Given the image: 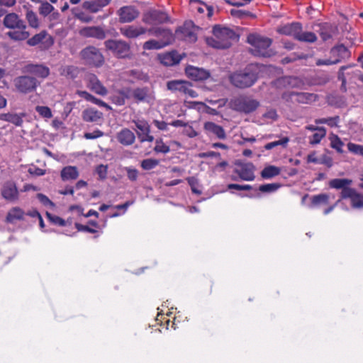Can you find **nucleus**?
Listing matches in <instances>:
<instances>
[{"instance_id":"nucleus-1","label":"nucleus","mask_w":363,"mask_h":363,"mask_svg":"<svg viewBox=\"0 0 363 363\" xmlns=\"http://www.w3.org/2000/svg\"><path fill=\"white\" fill-rule=\"evenodd\" d=\"M4 26L11 30L6 33V35L15 41L24 40L28 38L30 33L26 30L27 26L16 13H10L5 16L3 21Z\"/></svg>"},{"instance_id":"nucleus-2","label":"nucleus","mask_w":363,"mask_h":363,"mask_svg":"<svg viewBox=\"0 0 363 363\" xmlns=\"http://www.w3.org/2000/svg\"><path fill=\"white\" fill-rule=\"evenodd\" d=\"M213 38L207 40L208 44L218 49H227L232 45L233 41L238 40V35L228 28L220 26H214L213 29Z\"/></svg>"},{"instance_id":"nucleus-3","label":"nucleus","mask_w":363,"mask_h":363,"mask_svg":"<svg viewBox=\"0 0 363 363\" xmlns=\"http://www.w3.org/2000/svg\"><path fill=\"white\" fill-rule=\"evenodd\" d=\"M257 79V67L250 65L242 71L237 72L230 76V81L233 85L240 89H245L252 86Z\"/></svg>"},{"instance_id":"nucleus-4","label":"nucleus","mask_w":363,"mask_h":363,"mask_svg":"<svg viewBox=\"0 0 363 363\" xmlns=\"http://www.w3.org/2000/svg\"><path fill=\"white\" fill-rule=\"evenodd\" d=\"M247 41L252 45L250 52L255 56L266 57L271 55L269 48L272 41L270 38L259 34L252 33L247 36Z\"/></svg>"},{"instance_id":"nucleus-5","label":"nucleus","mask_w":363,"mask_h":363,"mask_svg":"<svg viewBox=\"0 0 363 363\" xmlns=\"http://www.w3.org/2000/svg\"><path fill=\"white\" fill-rule=\"evenodd\" d=\"M259 105L258 101L245 95L234 97L229 102L230 108L244 113H250L255 111Z\"/></svg>"},{"instance_id":"nucleus-6","label":"nucleus","mask_w":363,"mask_h":363,"mask_svg":"<svg viewBox=\"0 0 363 363\" xmlns=\"http://www.w3.org/2000/svg\"><path fill=\"white\" fill-rule=\"evenodd\" d=\"M81 58L84 64L99 67L104 63V57L99 49L94 46H88L80 52Z\"/></svg>"},{"instance_id":"nucleus-7","label":"nucleus","mask_w":363,"mask_h":363,"mask_svg":"<svg viewBox=\"0 0 363 363\" xmlns=\"http://www.w3.org/2000/svg\"><path fill=\"white\" fill-rule=\"evenodd\" d=\"M13 84L19 93L27 94L35 91L40 82L34 77L23 75L16 77Z\"/></svg>"},{"instance_id":"nucleus-8","label":"nucleus","mask_w":363,"mask_h":363,"mask_svg":"<svg viewBox=\"0 0 363 363\" xmlns=\"http://www.w3.org/2000/svg\"><path fill=\"white\" fill-rule=\"evenodd\" d=\"M107 50L111 51L119 58H125L129 57L130 47V45L124 40H108L104 43Z\"/></svg>"},{"instance_id":"nucleus-9","label":"nucleus","mask_w":363,"mask_h":363,"mask_svg":"<svg viewBox=\"0 0 363 363\" xmlns=\"http://www.w3.org/2000/svg\"><path fill=\"white\" fill-rule=\"evenodd\" d=\"M191 86L192 84L191 82L184 80H171L167 83L168 90L174 92L179 91L191 98H196L198 94L191 89Z\"/></svg>"},{"instance_id":"nucleus-10","label":"nucleus","mask_w":363,"mask_h":363,"mask_svg":"<svg viewBox=\"0 0 363 363\" xmlns=\"http://www.w3.org/2000/svg\"><path fill=\"white\" fill-rule=\"evenodd\" d=\"M168 20V15L165 12L156 9L146 11L143 13L142 18L143 22L148 25L162 24Z\"/></svg>"},{"instance_id":"nucleus-11","label":"nucleus","mask_w":363,"mask_h":363,"mask_svg":"<svg viewBox=\"0 0 363 363\" xmlns=\"http://www.w3.org/2000/svg\"><path fill=\"white\" fill-rule=\"evenodd\" d=\"M235 165L236 168L234 169V172L239 176L240 179L244 181H253L255 179V167L252 163L237 162Z\"/></svg>"},{"instance_id":"nucleus-12","label":"nucleus","mask_w":363,"mask_h":363,"mask_svg":"<svg viewBox=\"0 0 363 363\" xmlns=\"http://www.w3.org/2000/svg\"><path fill=\"white\" fill-rule=\"evenodd\" d=\"M117 14L120 23H127L135 20L139 16L140 11L133 6H124L118 10Z\"/></svg>"},{"instance_id":"nucleus-13","label":"nucleus","mask_w":363,"mask_h":363,"mask_svg":"<svg viewBox=\"0 0 363 363\" xmlns=\"http://www.w3.org/2000/svg\"><path fill=\"white\" fill-rule=\"evenodd\" d=\"M2 197L10 203H16L19 199V191L13 182H6L1 189Z\"/></svg>"},{"instance_id":"nucleus-14","label":"nucleus","mask_w":363,"mask_h":363,"mask_svg":"<svg viewBox=\"0 0 363 363\" xmlns=\"http://www.w3.org/2000/svg\"><path fill=\"white\" fill-rule=\"evenodd\" d=\"M138 131H137L138 137L141 143L148 141L152 142L154 137L150 133V126L145 120L133 121Z\"/></svg>"},{"instance_id":"nucleus-15","label":"nucleus","mask_w":363,"mask_h":363,"mask_svg":"<svg viewBox=\"0 0 363 363\" xmlns=\"http://www.w3.org/2000/svg\"><path fill=\"white\" fill-rule=\"evenodd\" d=\"M86 82L87 87L96 94L106 96L108 94L106 88L95 74H88L86 76Z\"/></svg>"},{"instance_id":"nucleus-16","label":"nucleus","mask_w":363,"mask_h":363,"mask_svg":"<svg viewBox=\"0 0 363 363\" xmlns=\"http://www.w3.org/2000/svg\"><path fill=\"white\" fill-rule=\"evenodd\" d=\"M119 30L121 35L130 39L137 38L147 32V28L135 25L125 26L121 27Z\"/></svg>"},{"instance_id":"nucleus-17","label":"nucleus","mask_w":363,"mask_h":363,"mask_svg":"<svg viewBox=\"0 0 363 363\" xmlns=\"http://www.w3.org/2000/svg\"><path fill=\"white\" fill-rule=\"evenodd\" d=\"M40 43L44 45V48H49L53 45L54 40L45 30H42L27 40V44L30 46H35Z\"/></svg>"},{"instance_id":"nucleus-18","label":"nucleus","mask_w":363,"mask_h":363,"mask_svg":"<svg viewBox=\"0 0 363 363\" xmlns=\"http://www.w3.org/2000/svg\"><path fill=\"white\" fill-rule=\"evenodd\" d=\"M276 30L281 35L293 36L296 39L298 32L302 30V25L298 22L281 24L277 28Z\"/></svg>"},{"instance_id":"nucleus-19","label":"nucleus","mask_w":363,"mask_h":363,"mask_svg":"<svg viewBox=\"0 0 363 363\" xmlns=\"http://www.w3.org/2000/svg\"><path fill=\"white\" fill-rule=\"evenodd\" d=\"M79 35L85 38H94L99 40H103L106 38V33L103 28L99 26L84 27L79 30Z\"/></svg>"},{"instance_id":"nucleus-20","label":"nucleus","mask_w":363,"mask_h":363,"mask_svg":"<svg viewBox=\"0 0 363 363\" xmlns=\"http://www.w3.org/2000/svg\"><path fill=\"white\" fill-rule=\"evenodd\" d=\"M25 72L45 79L50 74V69L41 64H28L24 67Z\"/></svg>"},{"instance_id":"nucleus-21","label":"nucleus","mask_w":363,"mask_h":363,"mask_svg":"<svg viewBox=\"0 0 363 363\" xmlns=\"http://www.w3.org/2000/svg\"><path fill=\"white\" fill-rule=\"evenodd\" d=\"M185 72L189 77L195 81H203L210 77L208 71L194 66H188Z\"/></svg>"},{"instance_id":"nucleus-22","label":"nucleus","mask_w":363,"mask_h":363,"mask_svg":"<svg viewBox=\"0 0 363 363\" xmlns=\"http://www.w3.org/2000/svg\"><path fill=\"white\" fill-rule=\"evenodd\" d=\"M330 57L333 60H337V63L342 60L350 58V52L344 45L340 44L333 47L330 51Z\"/></svg>"},{"instance_id":"nucleus-23","label":"nucleus","mask_w":363,"mask_h":363,"mask_svg":"<svg viewBox=\"0 0 363 363\" xmlns=\"http://www.w3.org/2000/svg\"><path fill=\"white\" fill-rule=\"evenodd\" d=\"M182 35V38L189 43H194L197 40L196 33L193 22H186L178 30Z\"/></svg>"},{"instance_id":"nucleus-24","label":"nucleus","mask_w":363,"mask_h":363,"mask_svg":"<svg viewBox=\"0 0 363 363\" xmlns=\"http://www.w3.org/2000/svg\"><path fill=\"white\" fill-rule=\"evenodd\" d=\"M182 57L177 52L172 51L160 56V60L165 66H173L179 64Z\"/></svg>"},{"instance_id":"nucleus-25","label":"nucleus","mask_w":363,"mask_h":363,"mask_svg":"<svg viewBox=\"0 0 363 363\" xmlns=\"http://www.w3.org/2000/svg\"><path fill=\"white\" fill-rule=\"evenodd\" d=\"M111 0H89L83 3V8L91 13H97L110 3Z\"/></svg>"},{"instance_id":"nucleus-26","label":"nucleus","mask_w":363,"mask_h":363,"mask_svg":"<svg viewBox=\"0 0 363 363\" xmlns=\"http://www.w3.org/2000/svg\"><path fill=\"white\" fill-rule=\"evenodd\" d=\"M118 141L125 146H128L134 143L135 136L133 132L128 128L122 129L116 136Z\"/></svg>"},{"instance_id":"nucleus-27","label":"nucleus","mask_w":363,"mask_h":363,"mask_svg":"<svg viewBox=\"0 0 363 363\" xmlns=\"http://www.w3.org/2000/svg\"><path fill=\"white\" fill-rule=\"evenodd\" d=\"M203 128L208 134L214 135L219 139H225L226 138V134L223 127L215 123L206 122Z\"/></svg>"},{"instance_id":"nucleus-28","label":"nucleus","mask_w":363,"mask_h":363,"mask_svg":"<svg viewBox=\"0 0 363 363\" xmlns=\"http://www.w3.org/2000/svg\"><path fill=\"white\" fill-rule=\"evenodd\" d=\"M26 116V113H0V120L9 122L13 123L16 126H21L23 121V118Z\"/></svg>"},{"instance_id":"nucleus-29","label":"nucleus","mask_w":363,"mask_h":363,"mask_svg":"<svg viewBox=\"0 0 363 363\" xmlns=\"http://www.w3.org/2000/svg\"><path fill=\"white\" fill-rule=\"evenodd\" d=\"M103 113L94 108H88L82 112V119L86 122L96 123L101 119Z\"/></svg>"},{"instance_id":"nucleus-30","label":"nucleus","mask_w":363,"mask_h":363,"mask_svg":"<svg viewBox=\"0 0 363 363\" xmlns=\"http://www.w3.org/2000/svg\"><path fill=\"white\" fill-rule=\"evenodd\" d=\"M132 95L138 101H149L152 99V94L147 87L135 89Z\"/></svg>"},{"instance_id":"nucleus-31","label":"nucleus","mask_w":363,"mask_h":363,"mask_svg":"<svg viewBox=\"0 0 363 363\" xmlns=\"http://www.w3.org/2000/svg\"><path fill=\"white\" fill-rule=\"evenodd\" d=\"M60 176L63 181L74 180L79 177V172L76 167L67 166L62 169Z\"/></svg>"},{"instance_id":"nucleus-32","label":"nucleus","mask_w":363,"mask_h":363,"mask_svg":"<svg viewBox=\"0 0 363 363\" xmlns=\"http://www.w3.org/2000/svg\"><path fill=\"white\" fill-rule=\"evenodd\" d=\"M25 212L19 207L11 208L6 216V221L8 223H13L16 220H21L24 219Z\"/></svg>"},{"instance_id":"nucleus-33","label":"nucleus","mask_w":363,"mask_h":363,"mask_svg":"<svg viewBox=\"0 0 363 363\" xmlns=\"http://www.w3.org/2000/svg\"><path fill=\"white\" fill-rule=\"evenodd\" d=\"M337 31V28L330 24L325 23L320 28V35L323 41L330 39Z\"/></svg>"},{"instance_id":"nucleus-34","label":"nucleus","mask_w":363,"mask_h":363,"mask_svg":"<svg viewBox=\"0 0 363 363\" xmlns=\"http://www.w3.org/2000/svg\"><path fill=\"white\" fill-rule=\"evenodd\" d=\"M281 173V169L276 166L269 165L265 167L261 172V177L263 179H271L279 175Z\"/></svg>"},{"instance_id":"nucleus-35","label":"nucleus","mask_w":363,"mask_h":363,"mask_svg":"<svg viewBox=\"0 0 363 363\" xmlns=\"http://www.w3.org/2000/svg\"><path fill=\"white\" fill-rule=\"evenodd\" d=\"M352 181L349 179H333L329 182L330 188L335 189H342L346 186H350Z\"/></svg>"},{"instance_id":"nucleus-36","label":"nucleus","mask_w":363,"mask_h":363,"mask_svg":"<svg viewBox=\"0 0 363 363\" xmlns=\"http://www.w3.org/2000/svg\"><path fill=\"white\" fill-rule=\"evenodd\" d=\"M296 39L301 42L314 43L317 40V37L313 32H302L301 30L298 32Z\"/></svg>"},{"instance_id":"nucleus-37","label":"nucleus","mask_w":363,"mask_h":363,"mask_svg":"<svg viewBox=\"0 0 363 363\" xmlns=\"http://www.w3.org/2000/svg\"><path fill=\"white\" fill-rule=\"evenodd\" d=\"M48 21V28L50 29L53 28L55 26L61 24L60 14L58 11L55 10L47 17Z\"/></svg>"},{"instance_id":"nucleus-38","label":"nucleus","mask_w":363,"mask_h":363,"mask_svg":"<svg viewBox=\"0 0 363 363\" xmlns=\"http://www.w3.org/2000/svg\"><path fill=\"white\" fill-rule=\"evenodd\" d=\"M60 72L61 75L71 79H74L78 74L77 68L72 65L62 67Z\"/></svg>"},{"instance_id":"nucleus-39","label":"nucleus","mask_w":363,"mask_h":363,"mask_svg":"<svg viewBox=\"0 0 363 363\" xmlns=\"http://www.w3.org/2000/svg\"><path fill=\"white\" fill-rule=\"evenodd\" d=\"M329 139L331 147L336 150L337 152L342 153L344 143L341 139L335 134H331Z\"/></svg>"},{"instance_id":"nucleus-40","label":"nucleus","mask_w":363,"mask_h":363,"mask_svg":"<svg viewBox=\"0 0 363 363\" xmlns=\"http://www.w3.org/2000/svg\"><path fill=\"white\" fill-rule=\"evenodd\" d=\"M147 32L154 35L156 37L164 36L167 38L168 39H171L172 38V34L171 31L168 29H164L162 28H151L147 29Z\"/></svg>"},{"instance_id":"nucleus-41","label":"nucleus","mask_w":363,"mask_h":363,"mask_svg":"<svg viewBox=\"0 0 363 363\" xmlns=\"http://www.w3.org/2000/svg\"><path fill=\"white\" fill-rule=\"evenodd\" d=\"M325 135L326 129L325 128L320 129V130L317 131L315 133L309 137V143L312 145L319 144L321 140L324 138Z\"/></svg>"},{"instance_id":"nucleus-42","label":"nucleus","mask_w":363,"mask_h":363,"mask_svg":"<svg viewBox=\"0 0 363 363\" xmlns=\"http://www.w3.org/2000/svg\"><path fill=\"white\" fill-rule=\"evenodd\" d=\"M55 10L54 6L48 1L41 2L38 9L39 13L45 18Z\"/></svg>"},{"instance_id":"nucleus-43","label":"nucleus","mask_w":363,"mask_h":363,"mask_svg":"<svg viewBox=\"0 0 363 363\" xmlns=\"http://www.w3.org/2000/svg\"><path fill=\"white\" fill-rule=\"evenodd\" d=\"M167 43H162L155 40H150L144 43L143 48L144 50H159L162 48Z\"/></svg>"},{"instance_id":"nucleus-44","label":"nucleus","mask_w":363,"mask_h":363,"mask_svg":"<svg viewBox=\"0 0 363 363\" xmlns=\"http://www.w3.org/2000/svg\"><path fill=\"white\" fill-rule=\"evenodd\" d=\"M281 185L278 183H272L260 185L258 190L262 193L275 192L280 188Z\"/></svg>"},{"instance_id":"nucleus-45","label":"nucleus","mask_w":363,"mask_h":363,"mask_svg":"<svg viewBox=\"0 0 363 363\" xmlns=\"http://www.w3.org/2000/svg\"><path fill=\"white\" fill-rule=\"evenodd\" d=\"M289 142V138L288 137H284L281 139L277 140L269 143L264 145V148L267 150H272L279 145H281L284 147H286L287 146L288 143Z\"/></svg>"},{"instance_id":"nucleus-46","label":"nucleus","mask_w":363,"mask_h":363,"mask_svg":"<svg viewBox=\"0 0 363 363\" xmlns=\"http://www.w3.org/2000/svg\"><path fill=\"white\" fill-rule=\"evenodd\" d=\"M329 196L326 194H320L313 196L312 198V204L313 206H320L322 204H328Z\"/></svg>"},{"instance_id":"nucleus-47","label":"nucleus","mask_w":363,"mask_h":363,"mask_svg":"<svg viewBox=\"0 0 363 363\" xmlns=\"http://www.w3.org/2000/svg\"><path fill=\"white\" fill-rule=\"evenodd\" d=\"M160 161L156 159L149 158L141 162V167L145 170H150L157 167Z\"/></svg>"},{"instance_id":"nucleus-48","label":"nucleus","mask_w":363,"mask_h":363,"mask_svg":"<svg viewBox=\"0 0 363 363\" xmlns=\"http://www.w3.org/2000/svg\"><path fill=\"white\" fill-rule=\"evenodd\" d=\"M35 111L41 117L45 119H49L52 117L51 109L48 106H37L35 107Z\"/></svg>"},{"instance_id":"nucleus-49","label":"nucleus","mask_w":363,"mask_h":363,"mask_svg":"<svg viewBox=\"0 0 363 363\" xmlns=\"http://www.w3.org/2000/svg\"><path fill=\"white\" fill-rule=\"evenodd\" d=\"M26 19L29 26L32 28H37L39 27V21L37 15L33 11H28L26 13Z\"/></svg>"},{"instance_id":"nucleus-50","label":"nucleus","mask_w":363,"mask_h":363,"mask_svg":"<svg viewBox=\"0 0 363 363\" xmlns=\"http://www.w3.org/2000/svg\"><path fill=\"white\" fill-rule=\"evenodd\" d=\"M154 151L156 152L168 153L170 151V148L168 145H165L162 139H157L155 141V146Z\"/></svg>"},{"instance_id":"nucleus-51","label":"nucleus","mask_w":363,"mask_h":363,"mask_svg":"<svg viewBox=\"0 0 363 363\" xmlns=\"http://www.w3.org/2000/svg\"><path fill=\"white\" fill-rule=\"evenodd\" d=\"M351 204L353 208H363V196L355 193L351 199Z\"/></svg>"},{"instance_id":"nucleus-52","label":"nucleus","mask_w":363,"mask_h":363,"mask_svg":"<svg viewBox=\"0 0 363 363\" xmlns=\"http://www.w3.org/2000/svg\"><path fill=\"white\" fill-rule=\"evenodd\" d=\"M347 147L349 151L351 152H353L356 155H362L363 156V146L352 143H349L347 144Z\"/></svg>"},{"instance_id":"nucleus-53","label":"nucleus","mask_w":363,"mask_h":363,"mask_svg":"<svg viewBox=\"0 0 363 363\" xmlns=\"http://www.w3.org/2000/svg\"><path fill=\"white\" fill-rule=\"evenodd\" d=\"M46 215L48 218V219L54 224L60 225V226H65L66 225V221L62 219V218L57 216H53L50 214V213H46Z\"/></svg>"},{"instance_id":"nucleus-54","label":"nucleus","mask_w":363,"mask_h":363,"mask_svg":"<svg viewBox=\"0 0 363 363\" xmlns=\"http://www.w3.org/2000/svg\"><path fill=\"white\" fill-rule=\"evenodd\" d=\"M356 193L355 190L350 188V186H346V187L343 188L342 189L341 194H340V199H347L350 198L352 199V196Z\"/></svg>"},{"instance_id":"nucleus-55","label":"nucleus","mask_w":363,"mask_h":363,"mask_svg":"<svg viewBox=\"0 0 363 363\" xmlns=\"http://www.w3.org/2000/svg\"><path fill=\"white\" fill-rule=\"evenodd\" d=\"M186 180L188 182V184L191 186V189L192 192H194L196 194H201V191L196 188V186L198 185L199 182H198V179L196 177H187Z\"/></svg>"},{"instance_id":"nucleus-56","label":"nucleus","mask_w":363,"mask_h":363,"mask_svg":"<svg viewBox=\"0 0 363 363\" xmlns=\"http://www.w3.org/2000/svg\"><path fill=\"white\" fill-rule=\"evenodd\" d=\"M125 170L127 173V177L129 180L132 182H135L138 179V169L132 167H125Z\"/></svg>"},{"instance_id":"nucleus-57","label":"nucleus","mask_w":363,"mask_h":363,"mask_svg":"<svg viewBox=\"0 0 363 363\" xmlns=\"http://www.w3.org/2000/svg\"><path fill=\"white\" fill-rule=\"evenodd\" d=\"M104 135V132L99 129H96L92 133H85L84 137L87 140H93L102 137Z\"/></svg>"},{"instance_id":"nucleus-58","label":"nucleus","mask_w":363,"mask_h":363,"mask_svg":"<svg viewBox=\"0 0 363 363\" xmlns=\"http://www.w3.org/2000/svg\"><path fill=\"white\" fill-rule=\"evenodd\" d=\"M37 198L45 206H54L53 202L51 201L47 196L40 193L37 194Z\"/></svg>"},{"instance_id":"nucleus-59","label":"nucleus","mask_w":363,"mask_h":363,"mask_svg":"<svg viewBox=\"0 0 363 363\" xmlns=\"http://www.w3.org/2000/svg\"><path fill=\"white\" fill-rule=\"evenodd\" d=\"M72 13L74 14L75 17L80 20L81 21L84 23H89L91 21L92 17L86 15L83 12H79V13H74V9L72 10Z\"/></svg>"},{"instance_id":"nucleus-60","label":"nucleus","mask_w":363,"mask_h":363,"mask_svg":"<svg viewBox=\"0 0 363 363\" xmlns=\"http://www.w3.org/2000/svg\"><path fill=\"white\" fill-rule=\"evenodd\" d=\"M230 14L235 17L243 18L250 16V13L247 11L231 9Z\"/></svg>"},{"instance_id":"nucleus-61","label":"nucleus","mask_w":363,"mask_h":363,"mask_svg":"<svg viewBox=\"0 0 363 363\" xmlns=\"http://www.w3.org/2000/svg\"><path fill=\"white\" fill-rule=\"evenodd\" d=\"M337 64V60H333L330 57L328 59L326 60H320L318 59L315 62V65L317 66H322V65H332Z\"/></svg>"},{"instance_id":"nucleus-62","label":"nucleus","mask_w":363,"mask_h":363,"mask_svg":"<svg viewBox=\"0 0 363 363\" xmlns=\"http://www.w3.org/2000/svg\"><path fill=\"white\" fill-rule=\"evenodd\" d=\"M330 81V77L327 74H322L315 78V83L318 84L323 85Z\"/></svg>"},{"instance_id":"nucleus-63","label":"nucleus","mask_w":363,"mask_h":363,"mask_svg":"<svg viewBox=\"0 0 363 363\" xmlns=\"http://www.w3.org/2000/svg\"><path fill=\"white\" fill-rule=\"evenodd\" d=\"M76 94H77L79 96H80V97H82V98H83V99H86V101H91V102H92L93 99H94V97L93 95H91V94H89V92H87V91H86L77 90V91H76Z\"/></svg>"},{"instance_id":"nucleus-64","label":"nucleus","mask_w":363,"mask_h":363,"mask_svg":"<svg viewBox=\"0 0 363 363\" xmlns=\"http://www.w3.org/2000/svg\"><path fill=\"white\" fill-rule=\"evenodd\" d=\"M96 172L101 179H104L106 177L107 174V167L104 165H99L96 168Z\"/></svg>"}]
</instances>
